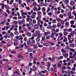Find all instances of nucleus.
<instances>
[{"instance_id": "nucleus-63", "label": "nucleus", "mask_w": 76, "mask_h": 76, "mask_svg": "<svg viewBox=\"0 0 76 76\" xmlns=\"http://www.w3.org/2000/svg\"><path fill=\"white\" fill-rule=\"evenodd\" d=\"M31 42L33 44H35V40H32L31 41Z\"/></svg>"}, {"instance_id": "nucleus-10", "label": "nucleus", "mask_w": 76, "mask_h": 76, "mask_svg": "<svg viewBox=\"0 0 76 76\" xmlns=\"http://www.w3.org/2000/svg\"><path fill=\"white\" fill-rule=\"evenodd\" d=\"M32 4H33V6H34V7H35L38 6V4H37V2H33Z\"/></svg>"}, {"instance_id": "nucleus-32", "label": "nucleus", "mask_w": 76, "mask_h": 76, "mask_svg": "<svg viewBox=\"0 0 76 76\" xmlns=\"http://www.w3.org/2000/svg\"><path fill=\"white\" fill-rule=\"evenodd\" d=\"M52 33H54L56 32V30L55 28H51Z\"/></svg>"}, {"instance_id": "nucleus-56", "label": "nucleus", "mask_w": 76, "mask_h": 76, "mask_svg": "<svg viewBox=\"0 0 76 76\" xmlns=\"http://www.w3.org/2000/svg\"><path fill=\"white\" fill-rule=\"evenodd\" d=\"M29 46H28V45H26V46H25L24 48L26 49H27L28 48H29Z\"/></svg>"}, {"instance_id": "nucleus-33", "label": "nucleus", "mask_w": 76, "mask_h": 76, "mask_svg": "<svg viewBox=\"0 0 76 76\" xmlns=\"http://www.w3.org/2000/svg\"><path fill=\"white\" fill-rule=\"evenodd\" d=\"M13 23L14 25H17V24H18V21H14L13 22Z\"/></svg>"}, {"instance_id": "nucleus-50", "label": "nucleus", "mask_w": 76, "mask_h": 76, "mask_svg": "<svg viewBox=\"0 0 76 76\" xmlns=\"http://www.w3.org/2000/svg\"><path fill=\"white\" fill-rule=\"evenodd\" d=\"M60 26H61V23H58L57 24V27L59 28Z\"/></svg>"}, {"instance_id": "nucleus-3", "label": "nucleus", "mask_w": 76, "mask_h": 76, "mask_svg": "<svg viewBox=\"0 0 76 76\" xmlns=\"http://www.w3.org/2000/svg\"><path fill=\"white\" fill-rule=\"evenodd\" d=\"M41 16H39V15H38V17L36 18V19L39 22H40L41 20Z\"/></svg>"}, {"instance_id": "nucleus-30", "label": "nucleus", "mask_w": 76, "mask_h": 76, "mask_svg": "<svg viewBox=\"0 0 76 76\" xmlns=\"http://www.w3.org/2000/svg\"><path fill=\"white\" fill-rule=\"evenodd\" d=\"M14 45L15 46H17L18 45V43L16 42H15L14 43Z\"/></svg>"}, {"instance_id": "nucleus-17", "label": "nucleus", "mask_w": 76, "mask_h": 76, "mask_svg": "<svg viewBox=\"0 0 76 76\" xmlns=\"http://www.w3.org/2000/svg\"><path fill=\"white\" fill-rule=\"evenodd\" d=\"M43 34L42 33H41V34H38L37 36V37L39 38H40V37H42V35Z\"/></svg>"}, {"instance_id": "nucleus-5", "label": "nucleus", "mask_w": 76, "mask_h": 76, "mask_svg": "<svg viewBox=\"0 0 76 76\" xmlns=\"http://www.w3.org/2000/svg\"><path fill=\"white\" fill-rule=\"evenodd\" d=\"M50 34H51L50 31L45 32L44 33L43 35H44V36H48V35Z\"/></svg>"}, {"instance_id": "nucleus-43", "label": "nucleus", "mask_w": 76, "mask_h": 76, "mask_svg": "<svg viewBox=\"0 0 76 76\" xmlns=\"http://www.w3.org/2000/svg\"><path fill=\"white\" fill-rule=\"evenodd\" d=\"M27 39L26 38V37H25L23 39V41L24 42H26V41H27Z\"/></svg>"}, {"instance_id": "nucleus-22", "label": "nucleus", "mask_w": 76, "mask_h": 76, "mask_svg": "<svg viewBox=\"0 0 76 76\" xmlns=\"http://www.w3.org/2000/svg\"><path fill=\"white\" fill-rule=\"evenodd\" d=\"M27 44L28 45H30L31 44V42L29 41H28L27 42Z\"/></svg>"}, {"instance_id": "nucleus-11", "label": "nucleus", "mask_w": 76, "mask_h": 76, "mask_svg": "<svg viewBox=\"0 0 76 76\" xmlns=\"http://www.w3.org/2000/svg\"><path fill=\"white\" fill-rule=\"evenodd\" d=\"M18 57L19 58H23V56L22 55L19 54L18 56Z\"/></svg>"}, {"instance_id": "nucleus-38", "label": "nucleus", "mask_w": 76, "mask_h": 76, "mask_svg": "<svg viewBox=\"0 0 76 76\" xmlns=\"http://www.w3.org/2000/svg\"><path fill=\"white\" fill-rule=\"evenodd\" d=\"M27 14H28V13H27V12L23 13H22V16H23V15H27Z\"/></svg>"}, {"instance_id": "nucleus-59", "label": "nucleus", "mask_w": 76, "mask_h": 76, "mask_svg": "<svg viewBox=\"0 0 76 76\" xmlns=\"http://www.w3.org/2000/svg\"><path fill=\"white\" fill-rule=\"evenodd\" d=\"M47 60H48V59L46 58H43L44 61H47Z\"/></svg>"}, {"instance_id": "nucleus-41", "label": "nucleus", "mask_w": 76, "mask_h": 76, "mask_svg": "<svg viewBox=\"0 0 76 76\" xmlns=\"http://www.w3.org/2000/svg\"><path fill=\"white\" fill-rule=\"evenodd\" d=\"M4 7H6L7 9H10V7H9V6H7L6 5H5Z\"/></svg>"}, {"instance_id": "nucleus-34", "label": "nucleus", "mask_w": 76, "mask_h": 76, "mask_svg": "<svg viewBox=\"0 0 76 76\" xmlns=\"http://www.w3.org/2000/svg\"><path fill=\"white\" fill-rule=\"evenodd\" d=\"M48 15L49 16H52L53 15V13L52 12H48Z\"/></svg>"}, {"instance_id": "nucleus-28", "label": "nucleus", "mask_w": 76, "mask_h": 76, "mask_svg": "<svg viewBox=\"0 0 76 76\" xmlns=\"http://www.w3.org/2000/svg\"><path fill=\"white\" fill-rule=\"evenodd\" d=\"M47 70H45V71H41V73H47Z\"/></svg>"}, {"instance_id": "nucleus-49", "label": "nucleus", "mask_w": 76, "mask_h": 76, "mask_svg": "<svg viewBox=\"0 0 76 76\" xmlns=\"http://www.w3.org/2000/svg\"><path fill=\"white\" fill-rule=\"evenodd\" d=\"M33 48L35 49H37L38 48V46L37 45H34L33 46Z\"/></svg>"}, {"instance_id": "nucleus-8", "label": "nucleus", "mask_w": 76, "mask_h": 76, "mask_svg": "<svg viewBox=\"0 0 76 76\" xmlns=\"http://www.w3.org/2000/svg\"><path fill=\"white\" fill-rule=\"evenodd\" d=\"M43 45H44L45 46H48L49 45V43L47 42H44L43 43Z\"/></svg>"}, {"instance_id": "nucleus-19", "label": "nucleus", "mask_w": 76, "mask_h": 76, "mask_svg": "<svg viewBox=\"0 0 76 76\" xmlns=\"http://www.w3.org/2000/svg\"><path fill=\"white\" fill-rule=\"evenodd\" d=\"M35 34H36L37 35L38 34H40V31L39 30L36 31H35Z\"/></svg>"}, {"instance_id": "nucleus-36", "label": "nucleus", "mask_w": 76, "mask_h": 76, "mask_svg": "<svg viewBox=\"0 0 76 76\" xmlns=\"http://www.w3.org/2000/svg\"><path fill=\"white\" fill-rule=\"evenodd\" d=\"M51 27H52V26H51V25H48V26L47 27V29H50Z\"/></svg>"}, {"instance_id": "nucleus-2", "label": "nucleus", "mask_w": 76, "mask_h": 76, "mask_svg": "<svg viewBox=\"0 0 76 76\" xmlns=\"http://www.w3.org/2000/svg\"><path fill=\"white\" fill-rule=\"evenodd\" d=\"M15 76H20V73L18 71H16L15 72L14 75Z\"/></svg>"}, {"instance_id": "nucleus-29", "label": "nucleus", "mask_w": 76, "mask_h": 76, "mask_svg": "<svg viewBox=\"0 0 76 76\" xmlns=\"http://www.w3.org/2000/svg\"><path fill=\"white\" fill-rule=\"evenodd\" d=\"M14 34L18 36V35H19V32L18 31H16L14 32Z\"/></svg>"}, {"instance_id": "nucleus-13", "label": "nucleus", "mask_w": 76, "mask_h": 76, "mask_svg": "<svg viewBox=\"0 0 76 76\" xmlns=\"http://www.w3.org/2000/svg\"><path fill=\"white\" fill-rule=\"evenodd\" d=\"M2 76H7V73L6 72H4L2 73Z\"/></svg>"}, {"instance_id": "nucleus-54", "label": "nucleus", "mask_w": 76, "mask_h": 76, "mask_svg": "<svg viewBox=\"0 0 76 76\" xmlns=\"http://www.w3.org/2000/svg\"><path fill=\"white\" fill-rule=\"evenodd\" d=\"M50 8L49 7H48L46 11L47 13H48V12H49V11H50Z\"/></svg>"}, {"instance_id": "nucleus-16", "label": "nucleus", "mask_w": 76, "mask_h": 76, "mask_svg": "<svg viewBox=\"0 0 76 76\" xmlns=\"http://www.w3.org/2000/svg\"><path fill=\"white\" fill-rule=\"evenodd\" d=\"M67 75L68 76H70V70H68L67 71Z\"/></svg>"}, {"instance_id": "nucleus-26", "label": "nucleus", "mask_w": 76, "mask_h": 76, "mask_svg": "<svg viewBox=\"0 0 76 76\" xmlns=\"http://www.w3.org/2000/svg\"><path fill=\"white\" fill-rule=\"evenodd\" d=\"M45 7H43L42 8V10L43 12L45 11Z\"/></svg>"}, {"instance_id": "nucleus-55", "label": "nucleus", "mask_w": 76, "mask_h": 76, "mask_svg": "<svg viewBox=\"0 0 76 76\" xmlns=\"http://www.w3.org/2000/svg\"><path fill=\"white\" fill-rule=\"evenodd\" d=\"M18 10H19V8L18 7H16L15 10V12H16V11Z\"/></svg>"}, {"instance_id": "nucleus-64", "label": "nucleus", "mask_w": 76, "mask_h": 76, "mask_svg": "<svg viewBox=\"0 0 76 76\" xmlns=\"http://www.w3.org/2000/svg\"><path fill=\"white\" fill-rule=\"evenodd\" d=\"M37 70V67L33 68L32 71H35Z\"/></svg>"}, {"instance_id": "nucleus-39", "label": "nucleus", "mask_w": 76, "mask_h": 76, "mask_svg": "<svg viewBox=\"0 0 76 76\" xmlns=\"http://www.w3.org/2000/svg\"><path fill=\"white\" fill-rule=\"evenodd\" d=\"M42 41H45V36L42 37Z\"/></svg>"}, {"instance_id": "nucleus-12", "label": "nucleus", "mask_w": 76, "mask_h": 76, "mask_svg": "<svg viewBox=\"0 0 76 76\" xmlns=\"http://www.w3.org/2000/svg\"><path fill=\"white\" fill-rule=\"evenodd\" d=\"M34 28L35 29H38V28H39V27L38 26V25L37 24H35L34 25Z\"/></svg>"}, {"instance_id": "nucleus-24", "label": "nucleus", "mask_w": 76, "mask_h": 76, "mask_svg": "<svg viewBox=\"0 0 76 76\" xmlns=\"http://www.w3.org/2000/svg\"><path fill=\"white\" fill-rule=\"evenodd\" d=\"M28 52H31L32 51V49L31 48H29L28 49Z\"/></svg>"}, {"instance_id": "nucleus-27", "label": "nucleus", "mask_w": 76, "mask_h": 76, "mask_svg": "<svg viewBox=\"0 0 76 76\" xmlns=\"http://www.w3.org/2000/svg\"><path fill=\"white\" fill-rule=\"evenodd\" d=\"M13 2H14V0H11V1H10V4L12 5V3H13Z\"/></svg>"}, {"instance_id": "nucleus-6", "label": "nucleus", "mask_w": 76, "mask_h": 76, "mask_svg": "<svg viewBox=\"0 0 76 76\" xmlns=\"http://www.w3.org/2000/svg\"><path fill=\"white\" fill-rule=\"evenodd\" d=\"M26 34L27 35L28 37H31V33L28 32V31H26Z\"/></svg>"}, {"instance_id": "nucleus-18", "label": "nucleus", "mask_w": 76, "mask_h": 76, "mask_svg": "<svg viewBox=\"0 0 76 76\" xmlns=\"http://www.w3.org/2000/svg\"><path fill=\"white\" fill-rule=\"evenodd\" d=\"M31 18H32V19H35V18H36V16L35 15H31Z\"/></svg>"}, {"instance_id": "nucleus-21", "label": "nucleus", "mask_w": 76, "mask_h": 76, "mask_svg": "<svg viewBox=\"0 0 76 76\" xmlns=\"http://www.w3.org/2000/svg\"><path fill=\"white\" fill-rule=\"evenodd\" d=\"M36 41L37 42H39L40 41V39L39 37H37L36 39Z\"/></svg>"}, {"instance_id": "nucleus-7", "label": "nucleus", "mask_w": 76, "mask_h": 76, "mask_svg": "<svg viewBox=\"0 0 76 76\" xmlns=\"http://www.w3.org/2000/svg\"><path fill=\"white\" fill-rule=\"evenodd\" d=\"M75 34H76V32L75 31H72L70 33V35L72 36H73V35H75Z\"/></svg>"}, {"instance_id": "nucleus-57", "label": "nucleus", "mask_w": 76, "mask_h": 76, "mask_svg": "<svg viewBox=\"0 0 76 76\" xmlns=\"http://www.w3.org/2000/svg\"><path fill=\"white\" fill-rule=\"evenodd\" d=\"M48 67H50L51 66V63L50 62H48Z\"/></svg>"}, {"instance_id": "nucleus-15", "label": "nucleus", "mask_w": 76, "mask_h": 76, "mask_svg": "<svg viewBox=\"0 0 76 76\" xmlns=\"http://www.w3.org/2000/svg\"><path fill=\"white\" fill-rule=\"evenodd\" d=\"M63 37H59L58 38V41H60L61 40H63Z\"/></svg>"}, {"instance_id": "nucleus-31", "label": "nucleus", "mask_w": 76, "mask_h": 76, "mask_svg": "<svg viewBox=\"0 0 76 76\" xmlns=\"http://www.w3.org/2000/svg\"><path fill=\"white\" fill-rule=\"evenodd\" d=\"M41 12L40 11H38L37 12V14L38 15H39V16H41Z\"/></svg>"}, {"instance_id": "nucleus-48", "label": "nucleus", "mask_w": 76, "mask_h": 76, "mask_svg": "<svg viewBox=\"0 0 76 76\" xmlns=\"http://www.w3.org/2000/svg\"><path fill=\"white\" fill-rule=\"evenodd\" d=\"M71 28H76V26L75 25H71Z\"/></svg>"}, {"instance_id": "nucleus-45", "label": "nucleus", "mask_w": 76, "mask_h": 76, "mask_svg": "<svg viewBox=\"0 0 76 76\" xmlns=\"http://www.w3.org/2000/svg\"><path fill=\"white\" fill-rule=\"evenodd\" d=\"M41 29L42 31H43V32H44V31H45V28L44 27H42L41 28Z\"/></svg>"}, {"instance_id": "nucleus-60", "label": "nucleus", "mask_w": 76, "mask_h": 76, "mask_svg": "<svg viewBox=\"0 0 76 76\" xmlns=\"http://www.w3.org/2000/svg\"><path fill=\"white\" fill-rule=\"evenodd\" d=\"M8 34H7V35H4V37L5 39H6V38H8V37H9V36H8Z\"/></svg>"}, {"instance_id": "nucleus-20", "label": "nucleus", "mask_w": 76, "mask_h": 76, "mask_svg": "<svg viewBox=\"0 0 76 76\" xmlns=\"http://www.w3.org/2000/svg\"><path fill=\"white\" fill-rule=\"evenodd\" d=\"M32 23L33 24H36L37 23V21L36 20L34 19L32 20Z\"/></svg>"}, {"instance_id": "nucleus-62", "label": "nucleus", "mask_w": 76, "mask_h": 76, "mask_svg": "<svg viewBox=\"0 0 76 76\" xmlns=\"http://www.w3.org/2000/svg\"><path fill=\"white\" fill-rule=\"evenodd\" d=\"M63 33L61 32H60L59 33V35L60 36V37H62L63 36Z\"/></svg>"}, {"instance_id": "nucleus-51", "label": "nucleus", "mask_w": 76, "mask_h": 76, "mask_svg": "<svg viewBox=\"0 0 76 76\" xmlns=\"http://www.w3.org/2000/svg\"><path fill=\"white\" fill-rule=\"evenodd\" d=\"M50 70L52 71V73H54V71H55V70L53 69V67L51 68Z\"/></svg>"}, {"instance_id": "nucleus-44", "label": "nucleus", "mask_w": 76, "mask_h": 76, "mask_svg": "<svg viewBox=\"0 0 76 76\" xmlns=\"http://www.w3.org/2000/svg\"><path fill=\"white\" fill-rule=\"evenodd\" d=\"M14 7L15 8L16 7H18V4L16 3H15L14 4Z\"/></svg>"}, {"instance_id": "nucleus-9", "label": "nucleus", "mask_w": 76, "mask_h": 76, "mask_svg": "<svg viewBox=\"0 0 76 76\" xmlns=\"http://www.w3.org/2000/svg\"><path fill=\"white\" fill-rule=\"evenodd\" d=\"M70 4H71V6H74V5H75V1H71L70 3Z\"/></svg>"}, {"instance_id": "nucleus-23", "label": "nucleus", "mask_w": 76, "mask_h": 76, "mask_svg": "<svg viewBox=\"0 0 76 76\" xmlns=\"http://www.w3.org/2000/svg\"><path fill=\"white\" fill-rule=\"evenodd\" d=\"M61 52H62L63 53H66V50H64V49H62L61 50Z\"/></svg>"}, {"instance_id": "nucleus-25", "label": "nucleus", "mask_w": 76, "mask_h": 76, "mask_svg": "<svg viewBox=\"0 0 76 76\" xmlns=\"http://www.w3.org/2000/svg\"><path fill=\"white\" fill-rule=\"evenodd\" d=\"M52 23H57V22L56 21V20L53 19L52 20Z\"/></svg>"}, {"instance_id": "nucleus-47", "label": "nucleus", "mask_w": 76, "mask_h": 76, "mask_svg": "<svg viewBox=\"0 0 76 76\" xmlns=\"http://www.w3.org/2000/svg\"><path fill=\"white\" fill-rule=\"evenodd\" d=\"M67 31H69V32H72V29L71 28L68 29H67Z\"/></svg>"}, {"instance_id": "nucleus-53", "label": "nucleus", "mask_w": 76, "mask_h": 76, "mask_svg": "<svg viewBox=\"0 0 76 76\" xmlns=\"http://www.w3.org/2000/svg\"><path fill=\"white\" fill-rule=\"evenodd\" d=\"M62 72L64 73H66V74H64V76H67V74H66V73H67L66 71H65V72H64V71H63Z\"/></svg>"}, {"instance_id": "nucleus-4", "label": "nucleus", "mask_w": 76, "mask_h": 76, "mask_svg": "<svg viewBox=\"0 0 76 76\" xmlns=\"http://www.w3.org/2000/svg\"><path fill=\"white\" fill-rule=\"evenodd\" d=\"M29 69V66H26V67H25L24 68V71L25 72H28Z\"/></svg>"}, {"instance_id": "nucleus-1", "label": "nucleus", "mask_w": 76, "mask_h": 76, "mask_svg": "<svg viewBox=\"0 0 76 76\" xmlns=\"http://www.w3.org/2000/svg\"><path fill=\"white\" fill-rule=\"evenodd\" d=\"M26 26L28 28V29L31 30V28H32L33 27V23H29V24H27Z\"/></svg>"}, {"instance_id": "nucleus-35", "label": "nucleus", "mask_w": 76, "mask_h": 76, "mask_svg": "<svg viewBox=\"0 0 76 76\" xmlns=\"http://www.w3.org/2000/svg\"><path fill=\"white\" fill-rule=\"evenodd\" d=\"M64 39L63 41V42H66L67 41V38L66 37V36L64 37Z\"/></svg>"}, {"instance_id": "nucleus-58", "label": "nucleus", "mask_w": 76, "mask_h": 76, "mask_svg": "<svg viewBox=\"0 0 76 76\" xmlns=\"http://www.w3.org/2000/svg\"><path fill=\"white\" fill-rule=\"evenodd\" d=\"M62 25H64V22L63 20H62L60 21Z\"/></svg>"}, {"instance_id": "nucleus-46", "label": "nucleus", "mask_w": 76, "mask_h": 76, "mask_svg": "<svg viewBox=\"0 0 76 76\" xmlns=\"http://www.w3.org/2000/svg\"><path fill=\"white\" fill-rule=\"evenodd\" d=\"M70 23L71 24H72L73 25H74V21L73 20H72L70 22Z\"/></svg>"}, {"instance_id": "nucleus-42", "label": "nucleus", "mask_w": 76, "mask_h": 76, "mask_svg": "<svg viewBox=\"0 0 76 76\" xmlns=\"http://www.w3.org/2000/svg\"><path fill=\"white\" fill-rule=\"evenodd\" d=\"M71 70H72V71L75 72V71L76 70V68H75V67H73L72 68H71Z\"/></svg>"}, {"instance_id": "nucleus-61", "label": "nucleus", "mask_w": 76, "mask_h": 76, "mask_svg": "<svg viewBox=\"0 0 76 76\" xmlns=\"http://www.w3.org/2000/svg\"><path fill=\"white\" fill-rule=\"evenodd\" d=\"M26 17L27 18H28V19L29 20L31 19V18H30V15H27Z\"/></svg>"}, {"instance_id": "nucleus-37", "label": "nucleus", "mask_w": 76, "mask_h": 76, "mask_svg": "<svg viewBox=\"0 0 76 76\" xmlns=\"http://www.w3.org/2000/svg\"><path fill=\"white\" fill-rule=\"evenodd\" d=\"M54 34L52 33L50 35V37L51 38H54Z\"/></svg>"}, {"instance_id": "nucleus-52", "label": "nucleus", "mask_w": 76, "mask_h": 76, "mask_svg": "<svg viewBox=\"0 0 76 76\" xmlns=\"http://www.w3.org/2000/svg\"><path fill=\"white\" fill-rule=\"evenodd\" d=\"M63 56L65 57V58H66L67 57V54L66 53H64L63 54Z\"/></svg>"}, {"instance_id": "nucleus-14", "label": "nucleus", "mask_w": 76, "mask_h": 76, "mask_svg": "<svg viewBox=\"0 0 76 76\" xmlns=\"http://www.w3.org/2000/svg\"><path fill=\"white\" fill-rule=\"evenodd\" d=\"M70 46H71L72 48H73L75 47V45L73 43L69 45Z\"/></svg>"}, {"instance_id": "nucleus-40", "label": "nucleus", "mask_w": 76, "mask_h": 76, "mask_svg": "<svg viewBox=\"0 0 76 76\" xmlns=\"http://www.w3.org/2000/svg\"><path fill=\"white\" fill-rule=\"evenodd\" d=\"M56 59V57H53L52 58V61H54Z\"/></svg>"}]
</instances>
